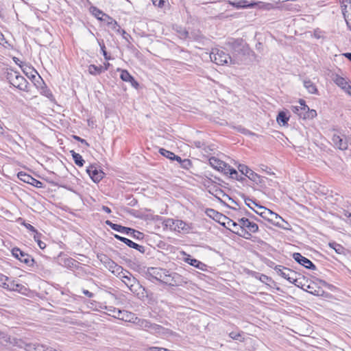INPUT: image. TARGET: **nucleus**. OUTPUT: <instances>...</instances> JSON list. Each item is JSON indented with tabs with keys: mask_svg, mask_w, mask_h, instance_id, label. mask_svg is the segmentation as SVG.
Segmentation results:
<instances>
[{
	"mask_svg": "<svg viewBox=\"0 0 351 351\" xmlns=\"http://www.w3.org/2000/svg\"><path fill=\"white\" fill-rule=\"evenodd\" d=\"M145 277L148 280L154 279L171 287L180 286L185 282L181 275L161 267H148Z\"/></svg>",
	"mask_w": 351,
	"mask_h": 351,
	"instance_id": "nucleus-1",
	"label": "nucleus"
},
{
	"mask_svg": "<svg viewBox=\"0 0 351 351\" xmlns=\"http://www.w3.org/2000/svg\"><path fill=\"white\" fill-rule=\"evenodd\" d=\"M5 77L11 85L21 90L29 91L28 86L29 83L23 76L21 75L19 72L10 69L7 71Z\"/></svg>",
	"mask_w": 351,
	"mask_h": 351,
	"instance_id": "nucleus-2",
	"label": "nucleus"
},
{
	"mask_svg": "<svg viewBox=\"0 0 351 351\" xmlns=\"http://www.w3.org/2000/svg\"><path fill=\"white\" fill-rule=\"evenodd\" d=\"M300 106H292L291 109L292 112L296 114L300 118L303 119H313L317 116V112L315 110L310 109L309 107L306 105L305 101L300 99Z\"/></svg>",
	"mask_w": 351,
	"mask_h": 351,
	"instance_id": "nucleus-3",
	"label": "nucleus"
},
{
	"mask_svg": "<svg viewBox=\"0 0 351 351\" xmlns=\"http://www.w3.org/2000/svg\"><path fill=\"white\" fill-rule=\"evenodd\" d=\"M106 223L108 226H110L112 230L121 232L122 234L130 235L134 239L141 240L144 237V234L143 232L136 230L132 228H128L123 226L119 224L114 223L109 220H107L106 221Z\"/></svg>",
	"mask_w": 351,
	"mask_h": 351,
	"instance_id": "nucleus-4",
	"label": "nucleus"
},
{
	"mask_svg": "<svg viewBox=\"0 0 351 351\" xmlns=\"http://www.w3.org/2000/svg\"><path fill=\"white\" fill-rule=\"evenodd\" d=\"M210 58L212 61L219 65L227 64L228 60H230L231 64H238L237 60L232 58L229 54L226 53L223 50L218 49L212 50L210 54Z\"/></svg>",
	"mask_w": 351,
	"mask_h": 351,
	"instance_id": "nucleus-5",
	"label": "nucleus"
},
{
	"mask_svg": "<svg viewBox=\"0 0 351 351\" xmlns=\"http://www.w3.org/2000/svg\"><path fill=\"white\" fill-rule=\"evenodd\" d=\"M134 324H136L139 328L147 330L153 334H160L165 330V328L160 325L152 323L149 320L138 317H137Z\"/></svg>",
	"mask_w": 351,
	"mask_h": 351,
	"instance_id": "nucleus-6",
	"label": "nucleus"
},
{
	"mask_svg": "<svg viewBox=\"0 0 351 351\" xmlns=\"http://www.w3.org/2000/svg\"><path fill=\"white\" fill-rule=\"evenodd\" d=\"M121 278L122 281L133 293H136L138 291V289H140L141 287L137 279L134 278L132 276V274L127 270H125L124 272H122Z\"/></svg>",
	"mask_w": 351,
	"mask_h": 351,
	"instance_id": "nucleus-7",
	"label": "nucleus"
},
{
	"mask_svg": "<svg viewBox=\"0 0 351 351\" xmlns=\"http://www.w3.org/2000/svg\"><path fill=\"white\" fill-rule=\"evenodd\" d=\"M239 223L241 228L240 230V232H242L241 237H244L245 234L250 237L251 234L249 232L255 233L258 230V225L256 223L250 221L247 218L243 217L239 219Z\"/></svg>",
	"mask_w": 351,
	"mask_h": 351,
	"instance_id": "nucleus-8",
	"label": "nucleus"
},
{
	"mask_svg": "<svg viewBox=\"0 0 351 351\" xmlns=\"http://www.w3.org/2000/svg\"><path fill=\"white\" fill-rule=\"evenodd\" d=\"M231 47L232 53V58L238 60V62L241 60V57L245 55V47L243 45L242 40H234L228 43Z\"/></svg>",
	"mask_w": 351,
	"mask_h": 351,
	"instance_id": "nucleus-9",
	"label": "nucleus"
},
{
	"mask_svg": "<svg viewBox=\"0 0 351 351\" xmlns=\"http://www.w3.org/2000/svg\"><path fill=\"white\" fill-rule=\"evenodd\" d=\"M259 209L263 210V211L260 213L256 211L257 214L263 217L267 218L269 221H273L276 226L282 227L281 221H284V219L280 216L263 206H259Z\"/></svg>",
	"mask_w": 351,
	"mask_h": 351,
	"instance_id": "nucleus-10",
	"label": "nucleus"
},
{
	"mask_svg": "<svg viewBox=\"0 0 351 351\" xmlns=\"http://www.w3.org/2000/svg\"><path fill=\"white\" fill-rule=\"evenodd\" d=\"M13 256L19 259L21 262L24 263L29 267L33 266L34 259L31 255L24 252L18 247H14L12 250Z\"/></svg>",
	"mask_w": 351,
	"mask_h": 351,
	"instance_id": "nucleus-11",
	"label": "nucleus"
},
{
	"mask_svg": "<svg viewBox=\"0 0 351 351\" xmlns=\"http://www.w3.org/2000/svg\"><path fill=\"white\" fill-rule=\"evenodd\" d=\"M17 177L21 181H23L25 183L29 184L38 189H41V188H43V186H44V184L42 182L35 179L32 176H30L23 171L19 172L17 174Z\"/></svg>",
	"mask_w": 351,
	"mask_h": 351,
	"instance_id": "nucleus-12",
	"label": "nucleus"
},
{
	"mask_svg": "<svg viewBox=\"0 0 351 351\" xmlns=\"http://www.w3.org/2000/svg\"><path fill=\"white\" fill-rule=\"evenodd\" d=\"M275 271L279 276L299 287V285L296 284L297 280L293 276H291V275L293 274V271L290 269L281 265H277L275 267Z\"/></svg>",
	"mask_w": 351,
	"mask_h": 351,
	"instance_id": "nucleus-13",
	"label": "nucleus"
},
{
	"mask_svg": "<svg viewBox=\"0 0 351 351\" xmlns=\"http://www.w3.org/2000/svg\"><path fill=\"white\" fill-rule=\"evenodd\" d=\"M293 258L300 265L304 266L306 269L315 270L316 266L308 258L303 256L300 253L295 252L293 254Z\"/></svg>",
	"mask_w": 351,
	"mask_h": 351,
	"instance_id": "nucleus-14",
	"label": "nucleus"
},
{
	"mask_svg": "<svg viewBox=\"0 0 351 351\" xmlns=\"http://www.w3.org/2000/svg\"><path fill=\"white\" fill-rule=\"evenodd\" d=\"M87 173L89 175L93 181L95 183L99 182L104 178V173L98 169L95 166L90 165L86 169Z\"/></svg>",
	"mask_w": 351,
	"mask_h": 351,
	"instance_id": "nucleus-15",
	"label": "nucleus"
},
{
	"mask_svg": "<svg viewBox=\"0 0 351 351\" xmlns=\"http://www.w3.org/2000/svg\"><path fill=\"white\" fill-rule=\"evenodd\" d=\"M238 170L243 174L247 177L250 180L253 182H257V179L260 178V176L255 172H254L252 169H250L247 166L240 164L238 166Z\"/></svg>",
	"mask_w": 351,
	"mask_h": 351,
	"instance_id": "nucleus-16",
	"label": "nucleus"
},
{
	"mask_svg": "<svg viewBox=\"0 0 351 351\" xmlns=\"http://www.w3.org/2000/svg\"><path fill=\"white\" fill-rule=\"evenodd\" d=\"M114 237L117 240H119V241L124 243L125 244H126L128 247H130L131 248H134V249L139 251L142 254H144L145 252V248L144 246L138 245V244L133 242L132 241H131L129 239H127L125 237L119 236L118 234H114Z\"/></svg>",
	"mask_w": 351,
	"mask_h": 351,
	"instance_id": "nucleus-17",
	"label": "nucleus"
},
{
	"mask_svg": "<svg viewBox=\"0 0 351 351\" xmlns=\"http://www.w3.org/2000/svg\"><path fill=\"white\" fill-rule=\"evenodd\" d=\"M26 351H56L51 348H46L39 343H26L23 341V348Z\"/></svg>",
	"mask_w": 351,
	"mask_h": 351,
	"instance_id": "nucleus-18",
	"label": "nucleus"
},
{
	"mask_svg": "<svg viewBox=\"0 0 351 351\" xmlns=\"http://www.w3.org/2000/svg\"><path fill=\"white\" fill-rule=\"evenodd\" d=\"M0 286L10 291H18L19 293H23V290H26L23 285L18 283L15 280H10L8 282H3L2 285H0Z\"/></svg>",
	"mask_w": 351,
	"mask_h": 351,
	"instance_id": "nucleus-19",
	"label": "nucleus"
},
{
	"mask_svg": "<svg viewBox=\"0 0 351 351\" xmlns=\"http://www.w3.org/2000/svg\"><path fill=\"white\" fill-rule=\"evenodd\" d=\"M114 317L125 322L133 323H134V322H136V319H137V317L135 315V314H134L132 312H129L124 310L118 311L117 315H114Z\"/></svg>",
	"mask_w": 351,
	"mask_h": 351,
	"instance_id": "nucleus-20",
	"label": "nucleus"
},
{
	"mask_svg": "<svg viewBox=\"0 0 351 351\" xmlns=\"http://www.w3.org/2000/svg\"><path fill=\"white\" fill-rule=\"evenodd\" d=\"M206 214L210 217L213 218L215 221L219 223L221 226H223V222L227 221V217L214 209L208 208L206 210Z\"/></svg>",
	"mask_w": 351,
	"mask_h": 351,
	"instance_id": "nucleus-21",
	"label": "nucleus"
},
{
	"mask_svg": "<svg viewBox=\"0 0 351 351\" xmlns=\"http://www.w3.org/2000/svg\"><path fill=\"white\" fill-rule=\"evenodd\" d=\"M301 288L314 295H321L324 292L323 290L320 287H317V285L314 282L308 285L303 284Z\"/></svg>",
	"mask_w": 351,
	"mask_h": 351,
	"instance_id": "nucleus-22",
	"label": "nucleus"
},
{
	"mask_svg": "<svg viewBox=\"0 0 351 351\" xmlns=\"http://www.w3.org/2000/svg\"><path fill=\"white\" fill-rule=\"evenodd\" d=\"M223 226L230 229L231 231L239 236H242V232H240L241 228L240 227V223H237L230 219V218H227V221L223 222Z\"/></svg>",
	"mask_w": 351,
	"mask_h": 351,
	"instance_id": "nucleus-23",
	"label": "nucleus"
},
{
	"mask_svg": "<svg viewBox=\"0 0 351 351\" xmlns=\"http://www.w3.org/2000/svg\"><path fill=\"white\" fill-rule=\"evenodd\" d=\"M334 145L339 149L346 150L348 148V143L343 140L340 136L334 134L332 138Z\"/></svg>",
	"mask_w": 351,
	"mask_h": 351,
	"instance_id": "nucleus-24",
	"label": "nucleus"
},
{
	"mask_svg": "<svg viewBox=\"0 0 351 351\" xmlns=\"http://www.w3.org/2000/svg\"><path fill=\"white\" fill-rule=\"evenodd\" d=\"M4 341L12 344L14 346H16L19 348H23V341L21 339H18L16 338H11L9 335L2 332V335L0 337Z\"/></svg>",
	"mask_w": 351,
	"mask_h": 351,
	"instance_id": "nucleus-25",
	"label": "nucleus"
},
{
	"mask_svg": "<svg viewBox=\"0 0 351 351\" xmlns=\"http://www.w3.org/2000/svg\"><path fill=\"white\" fill-rule=\"evenodd\" d=\"M120 77L123 81L130 82L132 84V85L134 87H136L137 86H138V82L134 80V78L126 70H121Z\"/></svg>",
	"mask_w": 351,
	"mask_h": 351,
	"instance_id": "nucleus-26",
	"label": "nucleus"
},
{
	"mask_svg": "<svg viewBox=\"0 0 351 351\" xmlns=\"http://www.w3.org/2000/svg\"><path fill=\"white\" fill-rule=\"evenodd\" d=\"M101 261H103L105 264L107 265V266L109 268L110 271H112V273L115 272V269L117 271H119V269H122V267L119 266L115 262L110 259L108 257L104 256V260L101 259Z\"/></svg>",
	"mask_w": 351,
	"mask_h": 351,
	"instance_id": "nucleus-27",
	"label": "nucleus"
},
{
	"mask_svg": "<svg viewBox=\"0 0 351 351\" xmlns=\"http://www.w3.org/2000/svg\"><path fill=\"white\" fill-rule=\"evenodd\" d=\"M173 223L175 225V230H177L179 232L180 230L189 232L191 228L190 225L182 220H176V221H173Z\"/></svg>",
	"mask_w": 351,
	"mask_h": 351,
	"instance_id": "nucleus-28",
	"label": "nucleus"
},
{
	"mask_svg": "<svg viewBox=\"0 0 351 351\" xmlns=\"http://www.w3.org/2000/svg\"><path fill=\"white\" fill-rule=\"evenodd\" d=\"M221 172L223 173L226 175L230 174L231 178H234L233 175H237V171L236 169L231 167L229 165L223 162L220 167Z\"/></svg>",
	"mask_w": 351,
	"mask_h": 351,
	"instance_id": "nucleus-29",
	"label": "nucleus"
},
{
	"mask_svg": "<svg viewBox=\"0 0 351 351\" xmlns=\"http://www.w3.org/2000/svg\"><path fill=\"white\" fill-rule=\"evenodd\" d=\"M253 5V8L257 7L260 10H271L274 9V5L271 3H265L262 1H257L251 3Z\"/></svg>",
	"mask_w": 351,
	"mask_h": 351,
	"instance_id": "nucleus-30",
	"label": "nucleus"
},
{
	"mask_svg": "<svg viewBox=\"0 0 351 351\" xmlns=\"http://www.w3.org/2000/svg\"><path fill=\"white\" fill-rule=\"evenodd\" d=\"M227 3L237 9L240 8H253L254 4L249 3L247 4V1L246 0H241L238 2H234L231 1H227Z\"/></svg>",
	"mask_w": 351,
	"mask_h": 351,
	"instance_id": "nucleus-31",
	"label": "nucleus"
},
{
	"mask_svg": "<svg viewBox=\"0 0 351 351\" xmlns=\"http://www.w3.org/2000/svg\"><path fill=\"white\" fill-rule=\"evenodd\" d=\"M106 70H107V68H104L101 65L96 66L95 64H90L88 66V72L93 75H99Z\"/></svg>",
	"mask_w": 351,
	"mask_h": 351,
	"instance_id": "nucleus-32",
	"label": "nucleus"
},
{
	"mask_svg": "<svg viewBox=\"0 0 351 351\" xmlns=\"http://www.w3.org/2000/svg\"><path fill=\"white\" fill-rule=\"evenodd\" d=\"M186 262L189 265L202 270H204V267L206 266L203 263L190 256L186 258Z\"/></svg>",
	"mask_w": 351,
	"mask_h": 351,
	"instance_id": "nucleus-33",
	"label": "nucleus"
},
{
	"mask_svg": "<svg viewBox=\"0 0 351 351\" xmlns=\"http://www.w3.org/2000/svg\"><path fill=\"white\" fill-rule=\"evenodd\" d=\"M70 153L73 157V159L76 165L79 167H82L85 162L84 160L82 158V156L80 154L76 153L75 151L71 150Z\"/></svg>",
	"mask_w": 351,
	"mask_h": 351,
	"instance_id": "nucleus-34",
	"label": "nucleus"
},
{
	"mask_svg": "<svg viewBox=\"0 0 351 351\" xmlns=\"http://www.w3.org/2000/svg\"><path fill=\"white\" fill-rule=\"evenodd\" d=\"M304 86L307 89L309 93L311 94H317V89L316 86L313 82H312L310 80L304 81Z\"/></svg>",
	"mask_w": 351,
	"mask_h": 351,
	"instance_id": "nucleus-35",
	"label": "nucleus"
},
{
	"mask_svg": "<svg viewBox=\"0 0 351 351\" xmlns=\"http://www.w3.org/2000/svg\"><path fill=\"white\" fill-rule=\"evenodd\" d=\"M223 162V161L220 160L215 157H211L209 158V164L210 166L218 171H220V167H221Z\"/></svg>",
	"mask_w": 351,
	"mask_h": 351,
	"instance_id": "nucleus-36",
	"label": "nucleus"
},
{
	"mask_svg": "<svg viewBox=\"0 0 351 351\" xmlns=\"http://www.w3.org/2000/svg\"><path fill=\"white\" fill-rule=\"evenodd\" d=\"M276 120L279 124L285 125L288 123L289 117L287 116V114L285 112L281 111L278 113Z\"/></svg>",
	"mask_w": 351,
	"mask_h": 351,
	"instance_id": "nucleus-37",
	"label": "nucleus"
},
{
	"mask_svg": "<svg viewBox=\"0 0 351 351\" xmlns=\"http://www.w3.org/2000/svg\"><path fill=\"white\" fill-rule=\"evenodd\" d=\"M329 246L332 248L337 254H341L343 253L344 247L336 242L329 243Z\"/></svg>",
	"mask_w": 351,
	"mask_h": 351,
	"instance_id": "nucleus-38",
	"label": "nucleus"
},
{
	"mask_svg": "<svg viewBox=\"0 0 351 351\" xmlns=\"http://www.w3.org/2000/svg\"><path fill=\"white\" fill-rule=\"evenodd\" d=\"M335 82L341 88H346L348 86L346 79L340 76L336 77L335 79Z\"/></svg>",
	"mask_w": 351,
	"mask_h": 351,
	"instance_id": "nucleus-39",
	"label": "nucleus"
},
{
	"mask_svg": "<svg viewBox=\"0 0 351 351\" xmlns=\"http://www.w3.org/2000/svg\"><path fill=\"white\" fill-rule=\"evenodd\" d=\"M93 14L99 19L101 21H106V16H107L106 14H104L102 11L99 10L97 8H93Z\"/></svg>",
	"mask_w": 351,
	"mask_h": 351,
	"instance_id": "nucleus-40",
	"label": "nucleus"
},
{
	"mask_svg": "<svg viewBox=\"0 0 351 351\" xmlns=\"http://www.w3.org/2000/svg\"><path fill=\"white\" fill-rule=\"evenodd\" d=\"M106 21L109 26H110L112 29H116V27H118L120 28L119 25L117 24V21L114 20L112 18L106 16Z\"/></svg>",
	"mask_w": 351,
	"mask_h": 351,
	"instance_id": "nucleus-41",
	"label": "nucleus"
},
{
	"mask_svg": "<svg viewBox=\"0 0 351 351\" xmlns=\"http://www.w3.org/2000/svg\"><path fill=\"white\" fill-rule=\"evenodd\" d=\"M159 152L161 155H162L163 156L170 159L172 160L173 159V157L174 156V154L170 151H168L164 148H160L159 149Z\"/></svg>",
	"mask_w": 351,
	"mask_h": 351,
	"instance_id": "nucleus-42",
	"label": "nucleus"
},
{
	"mask_svg": "<svg viewBox=\"0 0 351 351\" xmlns=\"http://www.w3.org/2000/svg\"><path fill=\"white\" fill-rule=\"evenodd\" d=\"M254 276L255 278H258L262 282L264 283H267V282L270 280V278L267 276L260 273L255 272Z\"/></svg>",
	"mask_w": 351,
	"mask_h": 351,
	"instance_id": "nucleus-43",
	"label": "nucleus"
},
{
	"mask_svg": "<svg viewBox=\"0 0 351 351\" xmlns=\"http://www.w3.org/2000/svg\"><path fill=\"white\" fill-rule=\"evenodd\" d=\"M65 264L69 268H75L79 263L73 258H69L65 261Z\"/></svg>",
	"mask_w": 351,
	"mask_h": 351,
	"instance_id": "nucleus-44",
	"label": "nucleus"
},
{
	"mask_svg": "<svg viewBox=\"0 0 351 351\" xmlns=\"http://www.w3.org/2000/svg\"><path fill=\"white\" fill-rule=\"evenodd\" d=\"M229 336L234 340H238L240 341H243L244 338L242 337L241 335L239 332H232L230 333Z\"/></svg>",
	"mask_w": 351,
	"mask_h": 351,
	"instance_id": "nucleus-45",
	"label": "nucleus"
},
{
	"mask_svg": "<svg viewBox=\"0 0 351 351\" xmlns=\"http://www.w3.org/2000/svg\"><path fill=\"white\" fill-rule=\"evenodd\" d=\"M343 14L345 19H349L351 20V4L349 5V8H343Z\"/></svg>",
	"mask_w": 351,
	"mask_h": 351,
	"instance_id": "nucleus-46",
	"label": "nucleus"
},
{
	"mask_svg": "<svg viewBox=\"0 0 351 351\" xmlns=\"http://www.w3.org/2000/svg\"><path fill=\"white\" fill-rule=\"evenodd\" d=\"M191 165V161L189 159H184L180 164V166L185 169H189Z\"/></svg>",
	"mask_w": 351,
	"mask_h": 351,
	"instance_id": "nucleus-47",
	"label": "nucleus"
},
{
	"mask_svg": "<svg viewBox=\"0 0 351 351\" xmlns=\"http://www.w3.org/2000/svg\"><path fill=\"white\" fill-rule=\"evenodd\" d=\"M285 9L287 10H290V11H298L299 9L298 8H300L299 5H293L291 3H289V4H286L285 6H284Z\"/></svg>",
	"mask_w": 351,
	"mask_h": 351,
	"instance_id": "nucleus-48",
	"label": "nucleus"
},
{
	"mask_svg": "<svg viewBox=\"0 0 351 351\" xmlns=\"http://www.w3.org/2000/svg\"><path fill=\"white\" fill-rule=\"evenodd\" d=\"M245 203V204L251 209H253V208L251 206V202L254 204L256 206H258L259 208L260 206H258L255 202H254L252 199H251L250 197H244Z\"/></svg>",
	"mask_w": 351,
	"mask_h": 351,
	"instance_id": "nucleus-49",
	"label": "nucleus"
},
{
	"mask_svg": "<svg viewBox=\"0 0 351 351\" xmlns=\"http://www.w3.org/2000/svg\"><path fill=\"white\" fill-rule=\"evenodd\" d=\"M341 4V9L348 8V5L351 4V0H339Z\"/></svg>",
	"mask_w": 351,
	"mask_h": 351,
	"instance_id": "nucleus-50",
	"label": "nucleus"
},
{
	"mask_svg": "<svg viewBox=\"0 0 351 351\" xmlns=\"http://www.w3.org/2000/svg\"><path fill=\"white\" fill-rule=\"evenodd\" d=\"M341 217L346 218L351 222V213L350 212L344 210L342 212Z\"/></svg>",
	"mask_w": 351,
	"mask_h": 351,
	"instance_id": "nucleus-51",
	"label": "nucleus"
},
{
	"mask_svg": "<svg viewBox=\"0 0 351 351\" xmlns=\"http://www.w3.org/2000/svg\"><path fill=\"white\" fill-rule=\"evenodd\" d=\"M73 138L75 139L76 141L82 143V144L85 145L86 147H89L88 143L85 139L82 138L77 136H73Z\"/></svg>",
	"mask_w": 351,
	"mask_h": 351,
	"instance_id": "nucleus-52",
	"label": "nucleus"
},
{
	"mask_svg": "<svg viewBox=\"0 0 351 351\" xmlns=\"http://www.w3.org/2000/svg\"><path fill=\"white\" fill-rule=\"evenodd\" d=\"M99 46L101 47V50L102 51V53H103V55H104L105 59L108 60V58L107 57V52L106 51V47H105L104 43L103 42L99 43Z\"/></svg>",
	"mask_w": 351,
	"mask_h": 351,
	"instance_id": "nucleus-53",
	"label": "nucleus"
},
{
	"mask_svg": "<svg viewBox=\"0 0 351 351\" xmlns=\"http://www.w3.org/2000/svg\"><path fill=\"white\" fill-rule=\"evenodd\" d=\"M147 351H170L167 348H158V347H152L149 348Z\"/></svg>",
	"mask_w": 351,
	"mask_h": 351,
	"instance_id": "nucleus-54",
	"label": "nucleus"
},
{
	"mask_svg": "<svg viewBox=\"0 0 351 351\" xmlns=\"http://www.w3.org/2000/svg\"><path fill=\"white\" fill-rule=\"evenodd\" d=\"M152 1L155 5H157L159 8H161L162 6H163L164 3H165V0H152Z\"/></svg>",
	"mask_w": 351,
	"mask_h": 351,
	"instance_id": "nucleus-55",
	"label": "nucleus"
},
{
	"mask_svg": "<svg viewBox=\"0 0 351 351\" xmlns=\"http://www.w3.org/2000/svg\"><path fill=\"white\" fill-rule=\"evenodd\" d=\"M128 199L130 200L128 205L131 206H134L137 204V200L133 197H129Z\"/></svg>",
	"mask_w": 351,
	"mask_h": 351,
	"instance_id": "nucleus-56",
	"label": "nucleus"
},
{
	"mask_svg": "<svg viewBox=\"0 0 351 351\" xmlns=\"http://www.w3.org/2000/svg\"><path fill=\"white\" fill-rule=\"evenodd\" d=\"M25 226L27 228V229H28L29 230H30L33 232H36V231H37L36 230V228L29 223L25 224Z\"/></svg>",
	"mask_w": 351,
	"mask_h": 351,
	"instance_id": "nucleus-57",
	"label": "nucleus"
},
{
	"mask_svg": "<svg viewBox=\"0 0 351 351\" xmlns=\"http://www.w3.org/2000/svg\"><path fill=\"white\" fill-rule=\"evenodd\" d=\"M82 293L87 297L88 298H93L94 296V294L91 292H90L88 290H86V289H84L82 291Z\"/></svg>",
	"mask_w": 351,
	"mask_h": 351,
	"instance_id": "nucleus-58",
	"label": "nucleus"
},
{
	"mask_svg": "<svg viewBox=\"0 0 351 351\" xmlns=\"http://www.w3.org/2000/svg\"><path fill=\"white\" fill-rule=\"evenodd\" d=\"M9 281V278L6 276H2L0 277V285H2L3 282H8Z\"/></svg>",
	"mask_w": 351,
	"mask_h": 351,
	"instance_id": "nucleus-59",
	"label": "nucleus"
},
{
	"mask_svg": "<svg viewBox=\"0 0 351 351\" xmlns=\"http://www.w3.org/2000/svg\"><path fill=\"white\" fill-rule=\"evenodd\" d=\"M37 243L39 246V247L42 250L45 249L46 247V244L43 241L40 240H37Z\"/></svg>",
	"mask_w": 351,
	"mask_h": 351,
	"instance_id": "nucleus-60",
	"label": "nucleus"
},
{
	"mask_svg": "<svg viewBox=\"0 0 351 351\" xmlns=\"http://www.w3.org/2000/svg\"><path fill=\"white\" fill-rule=\"evenodd\" d=\"M172 160H177L180 164H181V162L183 161V160L178 156H176L174 154Z\"/></svg>",
	"mask_w": 351,
	"mask_h": 351,
	"instance_id": "nucleus-61",
	"label": "nucleus"
},
{
	"mask_svg": "<svg viewBox=\"0 0 351 351\" xmlns=\"http://www.w3.org/2000/svg\"><path fill=\"white\" fill-rule=\"evenodd\" d=\"M102 210H104V212L107 213H111V209L106 206H102V208H101Z\"/></svg>",
	"mask_w": 351,
	"mask_h": 351,
	"instance_id": "nucleus-62",
	"label": "nucleus"
},
{
	"mask_svg": "<svg viewBox=\"0 0 351 351\" xmlns=\"http://www.w3.org/2000/svg\"><path fill=\"white\" fill-rule=\"evenodd\" d=\"M182 36L184 38H191V36H190L189 33L187 31H186V30H184V31L182 33Z\"/></svg>",
	"mask_w": 351,
	"mask_h": 351,
	"instance_id": "nucleus-63",
	"label": "nucleus"
},
{
	"mask_svg": "<svg viewBox=\"0 0 351 351\" xmlns=\"http://www.w3.org/2000/svg\"><path fill=\"white\" fill-rule=\"evenodd\" d=\"M343 89L348 95H351V86L350 85H348L346 88Z\"/></svg>",
	"mask_w": 351,
	"mask_h": 351,
	"instance_id": "nucleus-64",
	"label": "nucleus"
}]
</instances>
